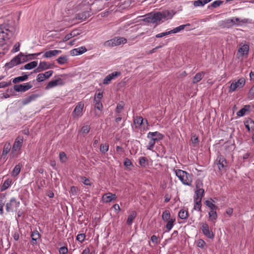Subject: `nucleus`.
Instances as JSON below:
<instances>
[{"mask_svg": "<svg viewBox=\"0 0 254 254\" xmlns=\"http://www.w3.org/2000/svg\"><path fill=\"white\" fill-rule=\"evenodd\" d=\"M174 14L168 10L150 13L144 19V21L147 23L158 24L161 21H164L172 18Z\"/></svg>", "mask_w": 254, "mask_h": 254, "instance_id": "f257e3e1", "label": "nucleus"}, {"mask_svg": "<svg viewBox=\"0 0 254 254\" xmlns=\"http://www.w3.org/2000/svg\"><path fill=\"white\" fill-rule=\"evenodd\" d=\"M26 61V60L24 58V55L21 53L14 57L9 62L6 63L5 66L9 69Z\"/></svg>", "mask_w": 254, "mask_h": 254, "instance_id": "f03ea898", "label": "nucleus"}, {"mask_svg": "<svg viewBox=\"0 0 254 254\" xmlns=\"http://www.w3.org/2000/svg\"><path fill=\"white\" fill-rule=\"evenodd\" d=\"M20 205V202L17 201L16 199L12 197L9 202L5 204V209L7 212H12L16 211L17 208Z\"/></svg>", "mask_w": 254, "mask_h": 254, "instance_id": "7ed1b4c3", "label": "nucleus"}, {"mask_svg": "<svg viewBox=\"0 0 254 254\" xmlns=\"http://www.w3.org/2000/svg\"><path fill=\"white\" fill-rule=\"evenodd\" d=\"M7 31L10 33L11 35L13 34L14 32L12 29H9L7 26L5 25H0V42L9 38Z\"/></svg>", "mask_w": 254, "mask_h": 254, "instance_id": "20e7f679", "label": "nucleus"}, {"mask_svg": "<svg viewBox=\"0 0 254 254\" xmlns=\"http://www.w3.org/2000/svg\"><path fill=\"white\" fill-rule=\"evenodd\" d=\"M245 83V79L244 78H241L235 82H232L229 87L230 92L234 91L237 88H242Z\"/></svg>", "mask_w": 254, "mask_h": 254, "instance_id": "39448f33", "label": "nucleus"}, {"mask_svg": "<svg viewBox=\"0 0 254 254\" xmlns=\"http://www.w3.org/2000/svg\"><path fill=\"white\" fill-rule=\"evenodd\" d=\"M32 87L30 82H27L21 84H17L14 86V89L17 92H24Z\"/></svg>", "mask_w": 254, "mask_h": 254, "instance_id": "423d86ee", "label": "nucleus"}, {"mask_svg": "<svg viewBox=\"0 0 254 254\" xmlns=\"http://www.w3.org/2000/svg\"><path fill=\"white\" fill-rule=\"evenodd\" d=\"M64 84V82L63 81V79L61 78H58L56 79L52 80L50 81L45 87V89L49 90L58 85H63Z\"/></svg>", "mask_w": 254, "mask_h": 254, "instance_id": "0eeeda50", "label": "nucleus"}, {"mask_svg": "<svg viewBox=\"0 0 254 254\" xmlns=\"http://www.w3.org/2000/svg\"><path fill=\"white\" fill-rule=\"evenodd\" d=\"M147 137L148 138H152V140L156 142L162 140L164 137V135L158 131H155L149 132L147 134Z\"/></svg>", "mask_w": 254, "mask_h": 254, "instance_id": "6e6552de", "label": "nucleus"}, {"mask_svg": "<svg viewBox=\"0 0 254 254\" xmlns=\"http://www.w3.org/2000/svg\"><path fill=\"white\" fill-rule=\"evenodd\" d=\"M23 138L22 136H18L17 138L15 139V142L13 145L12 148V152L16 151L17 150H19L22 146V144L23 143Z\"/></svg>", "mask_w": 254, "mask_h": 254, "instance_id": "1a4fd4ad", "label": "nucleus"}, {"mask_svg": "<svg viewBox=\"0 0 254 254\" xmlns=\"http://www.w3.org/2000/svg\"><path fill=\"white\" fill-rule=\"evenodd\" d=\"M218 168L220 170L227 167V160L222 155H219L216 159Z\"/></svg>", "mask_w": 254, "mask_h": 254, "instance_id": "9d476101", "label": "nucleus"}, {"mask_svg": "<svg viewBox=\"0 0 254 254\" xmlns=\"http://www.w3.org/2000/svg\"><path fill=\"white\" fill-rule=\"evenodd\" d=\"M40 96L39 94H31L22 100V104L23 105H26L29 104L30 102L35 101L37 98Z\"/></svg>", "mask_w": 254, "mask_h": 254, "instance_id": "9b49d317", "label": "nucleus"}, {"mask_svg": "<svg viewBox=\"0 0 254 254\" xmlns=\"http://www.w3.org/2000/svg\"><path fill=\"white\" fill-rule=\"evenodd\" d=\"M83 106L84 105L81 102L78 103L72 113V115L74 117L81 116Z\"/></svg>", "mask_w": 254, "mask_h": 254, "instance_id": "f8f14e48", "label": "nucleus"}, {"mask_svg": "<svg viewBox=\"0 0 254 254\" xmlns=\"http://www.w3.org/2000/svg\"><path fill=\"white\" fill-rule=\"evenodd\" d=\"M202 231L204 235L208 238H213L214 234L213 232L209 230L208 225L206 223H203L201 227Z\"/></svg>", "mask_w": 254, "mask_h": 254, "instance_id": "ddd939ff", "label": "nucleus"}, {"mask_svg": "<svg viewBox=\"0 0 254 254\" xmlns=\"http://www.w3.org/2000/svg\"><path fill=\"white\" fill-rule=\"evenodd\" d=\"M31 237V244L32 245H36L38 243V241L40 240L41 235L38 231L35 230L32 232Z\"/></svg>", "mask_w": 254, "mask_h": 254, "instance_id": "4468645a", "label": "nucleus"}, {"mask_svg": "<svg viewBox=\"0 0 254 254\" xmlns=\"http://www.w3.org/2000/svg\"><path fill=\"white\" fill-rule=\"evenodd\" d=\"M117 198L115 194L111 192L104 194L102 196V200L104 202L108 203L113 200H115Z\"/></svg>", "mask_w": 254, "mask_h": 254, "instance_id": "2eb2a0df", "label": "nucleus"}, {"mask_svg": "<svg viewBox=\"0 0 254 254\" xmlns=\"http://www.w3.org/2000/svg\"><path fill=\"white\" fill-rule=\"evenodd\" d=\"M190 26V23H187L186 24L180 25V26L177 27L175 28L174 29L170 30L171 33L173 34V33H177L180 32V31L184 30L185 28H187L186 29L187 30H190V28H189V27Z\"/></svg>", "mask_w": 254, "mask_h": 254, "instance_id": "dca6fc26", "label": "nucleus"}, {"mask_svg": "<svg viewBox=\"0 0 254 254\" xmlns=\"http://www.w3.org/2000/svg\"><path fill=\"white\" fill-rule=\"evenodd\" d=\"M192 175L186 172V175H183V184L186 186H190L192 181Z\"/></svg>", "mask_w": 254, "mask_h": 254, "instance_id": "f3484780", "label": "nucleus"}, {"mask_svg": "<svg viewBox=\"0 0 254 254\" xmlns=\"http://www.w3.org/2000/svg\"><path fill=\"white\" fill-rule=\"evenodd\" d=\"M87 51L85 47H80L78 48L74 49L70 51V54L72 56H77L85 53Z\"/></svg>", "mask_w": 254, "mask_h": 254, "instance_id": "a211bd4d", "label": "nucleus"}, {"mask_svg": "<svg viewBox=\"0 0 254 254\" xmlns=\"http://www.w3.org/2000/svg\"><path fill=\"white\" fill-rule=\"evenodd\" d=\"M11 149V144L10 143H6L3 148L1 158L6 160V155L9 153Z\"/></svg>", "mask_w": 254, "mask_h": 254, "instance_id": "6ab92c4d", "label": "nucleus"}, {"mask_svg": "<svg viewBox=\"0 0 254 254\" xmlns=\"http://www.w3.org/2000/svg\"><path fill=\"white\" fill-rule=\"evenodd\" d=\"M62 53V51L58 50H54L47 51L43 55L44 58H50Z\"/></svg>", "mask_w": 254, "mask_h": 254, "instance_id": "aec40b11", "label": "nucleus"}, {"mask_svg": "<svg viewBox=\"0 0 254 254\" xmlns=\"http://www.w3.org/2000/svg\"><path fill=\"white\" fill-rule=\"evenodd\" d=\"M249 45L244 44L238 50V53H240L242 56L248 55L249 52Z\"/></svg>", "mask_w": 254, "mask_h": 254, "instance_id": "412c9836", "label": "nucleus"}, {"mask_svg": "<svg viewBox=\"0 0 254 254\" xmlns=\"http://www.w3.org/2000/svg\"><path fill=\"white\" fill-rule=\"evenodd\" d=\"M251 106L246 105L237 113V115L239 117H243L245 116L247 112L250 111Z\"/></svg>", "mask_w": 254, "mask_h": 254, "instance_id": "4be33fe9", "label": "nucleus"}, {"mask_svg": "<svg viewBox=\"0 0 254 254\" xmlns=\"http://www.w3.org/2000/svg\"><path fill=\"white\" fill-rule=\"evenodd\" d=\"M90 15V13L88 11H84L77 14L75 17L76 19L85 20L88 18Z\"/></svg>", "mask_w": 254, "mask_h": 254, "instance_id": "5701e85b", "label": "nucleus"}, {"mask_svg": "<svg viewBox=\"0 0 254 254\" xmlns=\"http://www.w3.org/2000/svg\"><path fill=\"white\" fill-rule=\"evenodd\" d=\"M204 75L205 72L203 71L197 73L192 79V83L195 84L198 82L202 79Z\"/></svg>", "mask_w": 254, "mask_h": 254, "instance_id": "b1692460", "label": "nucleus"}, {"mask_svg": "<svg viewBox=\"0 0 254 254\" xmlns=\"http://www.w3.org/2000/svg\"><path fill=\"white\" fill-rule=\"evenodd\" d=\"M204 194V189L196 190L195 191V196H194V199L195 200H202Z\"/></svg>", "mask_w": 254, "mask_h": 254, "instance_id": "393cba45", "label": "nucleus"}, {"mask_svg": "<svg viewBox=\"0 0 254 254\" xmlns=\"http://www.w3.org/2000/svg\"><path fill=\"white\" fill-rule=\"evenodd\" d=\"M143 119L141 116L136 117L134 119L133 124L135 125V128H139L141 127L143 123Z\"/></svg>", "mask_w": 254, "mask_h": 254, "instance_id": "a878e982", "label": "nucleus"}, {"mask_svg": "<svg viewBox=\"0 0 254 254\" xmlns=\"http://www.w3.org/2000/svg\"><path fill=\"white\" fill-rule=\"evenodd\" d=\"M222 22L223 26L227 28H230L235 25V23L233 20V18L225 19L222 21Z\"/></svg>", "mask_w": 254, "mask_h": 254, "instance_id": "bb28decb", "label": "nucleus"}, {"mask_svg": "<svg viewBox=\"0 0 254 254\" xmlns=\"http://www.w3.org/2000/svg\"><path fill=\"white\" fill-rule=\"evenodd\" d=\"M115 46L121 45V44L126 43L127 40L124 37H115L114 38Z\"/></svg>", "mask_w": 254, "mask_h": 254, "instance_id": "cd10ccee", "label": "nucleus"}, {"mask_svg": "<svg viewBox=\"0 0 254 254\" xmlns=\"http://www.w3.org/2000/svg\"><path fill=\"white\" fill-rule=\"evenodd\" d=\"M246 127L250 131L251 129H254V121L251 119L248 120L245 123Z\"/></svg>", "mask_w": 254, "mask_h": 254, "instance_id": "c85d7f7f", "label": "nucleus"}, {"mask_svg": "<svg viewBox=\"0 0 254 254\" xmlns=\"http://www.w3.org/2000/svg\"><path fill=\"white\" fill-rule=\"evenodd\" d=\"M214 200L210 198V200H207L205 201L206 205L210 208L211 210H216L217 209V206L213 204Z\"/></svg>", "mask_w": 254, "mask_h": 254, "instance_id": "c756f323", "label": "nucleus"}, {"mask_svg": "<svg viewBox=\"0 0 254 254\" xmlns=\"http://www.w3.org/2000/svg\"><path fill=\"white\" fill-rule=\"evenodd\" d=\"M12 183V180L11 179H7L6 180L3 185L0 187L1 191H3L6 190L8 187L11 185Z\"/></svg>", "mask_w": 254, "mask_h": 254, "instance_id": "7c9ffc66", "label": "nucleus"}, {"mask_svg": "<svg viewBox=\"0 0 254 254\" xmlns=\"http://www.w3.org/2000/svg\"><path fill=\"white\" fill-rule=\"evenodd\" d=\"M28 78V76L26 74H24V75L18 76L14 78L12 80V82L13 83H16L24 81L26 80Z\"/></svg>", "mask_w": 254, "mask_h": 254, "instance_id": "2f4dec72", "label": "nucleus"}, {"mask_svg": "<svg viewBox=\"0 0 254 254\" xmlns=\"http://www.w3.org/2000/svg\"><path fill=\"white\" fill-rule=\"evenodd\" d=\"M176 175L179 179V180L181 181V182L183 184V182L184 180L183 179V175H186V171H183L182 170L178 169L175 171Z\"/></svg>", "mask_w": 254, "mask_h": 254, "instance_id": "473e14b6", "label": "nucleus"}, {"mask_svg": "<svg viewBox=\"0 0 254 254\" xmlns=\"http://www.w3.org/2000/svg\"><path fill=\"white\" fill-rule=\"evenodd\" d=\"M38 65L37 61H33L28 64H26L24 66V68L25 69H31L36 67Z\"/></svg>", "mask_w": 254, "mask_h": 254, "instance_id": "72a5a7b5", "label": "nucleus"}, {"mask_svg": "<svg viewBox=\"0 0 254 254\" xmlns=\"http://www.w3.org/2000/svg\"><path fill=\"white\" fill-rule=\"evenodd\" d=\"M136 215V213L135 211H133L131 212L130 215L128 216L127 223V225H130L132 224L133 220L135 218Z\"/></svg>", "mask_w": 254, "mask_h": 254, "instance_id": "f704fd0d", "label": "nucleus"}, {"mask_svg": "<svg viewBox=\"0 0 254 254\" xmlns=\"http://www.w3.org/2000/svg\"><path fill=\"white\" fill-rule=\"evenodd\" d=\"M209 218L210 220L214 221L217 218V214L215 210H211L208 212Z\"/></svg>", "mask_w": 254, "mask_h": 254, "instance_id": "c9c22d12", "label": "nucleus"}, {"mask_svg": "<svg viewBox=\"0 0 254 254\" xmlns=\"http://www.w3.org/2000/svg\"><path fill=\"white\" fill-rule=\"evenodd\" d=\"M194 206L193 209L197 210L199 211H201V200H195L194 199Z\"/></svg>", "mask_w": 254, "mask_h": 254, "instance_id": "e433bc0d", "label": "nucleus"}, {"mask_svg": "<svg viewBox=\"0 0 254 254\" xmlns=\"http://www.w3.org/2000/svg\"><path fill=\"white\" fill-rule=\"evenodd\" d=\"M170 213L168 210H165L162 215V220L164 221H168L170 218Z\"/></svg>", "mask_w": 254, "mask_h": 254, "instance_id": "4c0bfd02", "label": "nucleus"}, {"mask_svg": "<svg viewBox=\"0 0 254 254\" xmlns=\"http://www.w3.org/2000/svg\"><path fill=\"white\" fill-rule=\"evenodd\" d=\"M188 212L183 209H181L178 214V216L181 219H186L188 217Z\"/></svg>", "mask_w": 254, "mask_h": 254, "instance_id": "58836bf2", "label": "nucleus"}, {"mask_svg": "<svg viewBox=\"0 0 254 254\" xmlns=\"http://www.w3.org/2000/svg\"><path fill=\"white\" fill-rule=\"evenodd\" d=\"M139 164L141 167H145L148 165L147 159L144 157H140L139 159Z\"/></svg>", "mask_w": 254, "mask_h": 254, "instance_id": "ea45409f", "label": "nucleus"}, {"mask_svg": "<svg viewBox=\"0 0 254 254\" xmlns=\"http://www.w3.org/2000/svg\"><path fill=\"white\" fill-rule=\"evenodd\" d=\"M94 102L95 103V108L97 109L100 111H102L103 109V105L101 102V101L99 100H94Z\"/></svg>", "mask_w": 254, "mask_h": 254, "instance_id": "a19ab883", "label": "nucleus"}, {"mask_svg": "<svg viewBox=\"0 0 254 254\" xmlns=\"http://www.w3.org/2000/svg\"><path fill=\"white\" fill-rule=\"evenodd\" d=\"M175 221V219L174 218V219H171L170 220H168L167 221V223L166 224V228L168 230V231H169L172 229V228L173 227V225H174L173 223Z\"/></svg>", "mask_w": 254, "mask_h": 254, "instance_id": "79ce46f5", "label": "nucleus"}, {"mask_svg": "<svg viewBox=\"0 0 254 254\" xmlns=\"http://www.w3.org/2000/svg\"><path fill=\"white\" fill-rule=\"evenodd\" d=\"M39 66L42 71L50 68V66L46 62H41Z\"/></svg>", "mask_w": 254, "mask_h": 254, "instance_id": "37998d69", "label": "nucleus"}, {"mask_svg": "<svg viewBox=\"0 0 254 254\" xmlns=\"http://www.w3.org/2000/svg\"><path fill=\"white\" fill-rule=\"evenodd\" d=\"M58 64H63L66 63L67 61V59L66 56H62L60 57L57 60Z\"/></svg>", "mask_w": 254, "mask_h": 254, "instance_id": "c03bdc74", "label": "nucleus"}, {"mask_svg": "<svg viewBox=\"0 0 254 254\" xmlns=\"http://www.w3.org/2000/svg\"><path fill=\"white\" fill-rule=\"evenodd\" d=\"M20 170H21V166L19 164L16 165L14 167V168L12 171V175L13 176L18 175L19 174Z\"/></svg>", "mask_w": 254, "mask_h": 254, "instance_id": "a18cd8bd", "label": "nucleus"}, {"mask_svg": "<svg viewBox=\"0 0 254 254\" xmlns=\"http://www.w3.org/2000/svg\"><path fill=\"white\" fill-rule=\"evenodd\" d=\"M100 151L103 153H105L107 152L109 149V145L107 143L101 144L100 145Z\"/></svg>", "mask_w": 254, "mask_h": 254, "instance_id": "49530a36", "label": "nucleus"}, {"mask_svg": "<svg viewBox=\"0 0 254 254\" xmlns=\"http://www.w3.org/2000/svg\"><path fill=\"white\" fill-rule=\"evenodd\" d=\"M104 45L105 47H114V46H115V42H114V38L106 41L104 43Z\"/></svg>", "mask_w": 254, "mask_h": 254, "instance_id": "de8ad7c7", "label": "nucleus"}, {"mask_svg": "<svg viewBox=\"0 0 254 254\" xmlns=\"http://www.w3.org/2000/svg\"><path fill=\"white\" fill-rule=\"evenodd\" d=\"M150 141L148 143V145L147 146V148L148 150H152L154 148V145L155 144V141L154 140H152V138H149Z\"/></svg>", "mask_w": 254, "mask_h": 254, "instance_id": "09e8293b", "label": "nucleus"}, {"mask_svg": "<svg viewBox=\"0 0 254 254\" xmlns=\"http://www.w3.org/2000/svg\"><path fill=\"white\" fill-rule=\"evenodd\" d=\"M203 187L202 181L199 179H198L195 182V187L196 190L202 189Z\"/></svg>", "mask_w": 254, "mask_h": 254, "instance_id": "8fccbe9b", "label": "nucleus"}, {"mask_svg": "<svg viewBox=\"0 0 254 254\" xmlns=\"http://www.w3.org/2000/svg\"><path fill=\"white\" fill-rule=\"evenodd\" d=\"M5 195H3L2 197H1L0 199V214H2L3 213V207L4 206V198Z\"/></svg>", "mask_w": 254, "mask_h": 254, "instance_id": "3c124183", "label": "nucleus"}, {"mask_svg": "<svg viewBox=\"0 0 254 254\" xmlns=\"http://www.w3.org/2000/svg\"><path fill=\"white\" fill-rule=\"evenodd\" d=\"M223 3L222 0H218L213 1L211 3V6L214 8H216L217 7L219 6L221 4Z\"/></svg>", "mask_w": 254, "mask_h": 254, "instance_id": "603ef678", "label": "nucleus"}, {"mask_svg": "<svg viewBox=\"0 0 254 254\" xmlns=\"http://www.w3.org/2000/svg\"><path fill=\"white\" fill-rule=\"evenodd\" d=\"M112 80V78L109 74L107 76H106L105 77V78L104 79L103 83L105 85L109 84L111 82Z\"/></svg>", "mask_w": 254, "mask_h": 254, "instance_id": "864d4df0", "label": "nucleus"}, {"mask_svg": "<svg viewBox=\"0 0 254 254\" xmlns=\"http://www.w3.org/2000/svg\"><path fill=\"white\" fill-rule=\"evenodd\" d=\"M85 238V235L84 234H79L76 237V240L82 243L84 241Z\"/></svg>", "mask_w": 254, "mask_h": 254, "instance_id": "5fc2aeb1", "label": "nucleus"}, {"mask_svg": "<svg viewBox=\"0 0 254 254\" xmlns=\"http://www.w3.org/2000/svg\"><path fill=\"white\" fill-rule=\"evenodd\" d=\"M59 157L60 160L62 162H65L66 160V156L64 152H61L60 153Z\"/></svg>", "mask_w": 254, "mask_h": 254, "instance_id": "6e6d98bb", "label": "nucleus"}, {"mask_svg": "<svg viewBox=\"0 0 254 254\" xmlns=\"http://www.w3.org/2000/svg\"><path fill=\"white\" fill-rule=\"evenodd\" d=\"M248 98L250 99L254 98V85L252 86L249 92Z\"/></svg>", "mask_w": 254, "mask_h": 254, "instance_id": "4d7b16f0", "label": "nucleus"}, {"mask_svg": "<svg viewBox=\"0 0 254 254\" xmlns=\"http://www.w3.org/2000/svg\"><path fill=\"white\" fill-rule=\"evenodd\" d=\"M90 129V127L89 126L86 125L82 127L81 128V131L85 134H87L89 132V130Z\"/></svg>", "mask_w": 254, "mask_h": 254, "instance_id": "13d9d810", "label": "nucleus"}, {"mask_svg": "<svg viewBox=\"0 0 254 254\" xmlns=\"http://www.w3.org/2000/svg\"><path fill=\"white\" fill-rule=\"evenodd\" d=\"M11 84V81H9L8 82L2 81L0 82V88H5L6 87L8 86L9 85Z\"/></svg>", "mask_w": 254, "mask_h": 254, "instance_id": "bf43d9fd", "label": "nucleus"}, {"mask_svg": "<svg viewBox=\"0 0 254 254\" xmlns=\"http://www.w3.org/2000/svg\"><path fill=\"white\" fill-rule=\"evenodd\" d=\"M45 79H46V78H45L44 76H43V73H39L38 74L36 80L38 82L43 81Z\"/></svg>", "mask_w": 254, "mask_h": 254, "instance_id": "052dcab7", "label": "nucleus"}, {"mask_svg": "<svg viewBox=\"0 0 254 254\" xmlns=\"http://www.w3.org/2000/svg\"><path fill=\"white\" fill-rule=\"evenodd\" d=\"M124 164L126 167H128L132 165L131 160L127 158L125 159Z\"/></svg>", "mask_w": 254, "mask_h": 254, "instance_id": "680f3d73", "label": "nucleus"}, {"mask_svg": "<svg viewBox=\"0 0 254 254\" xmlns=\"http://www.w3.org/2000/svg\"><path fill=\"white\" fill-rule=\"evenodd\" d=\"M53 73V70H49L47 72H45L44 73H43V76H44L45 78L46 79L49 78L50 77H51Z\"/></svg>", "mask_w": 254, "mask_h": 254, "instance_id": "e2e57ef3", "label": "nucleus"}, {"mask_svg": "<svg viewBox=\"0 0 254 254\" xmlns=\"http://www.w3.org/2000/svg\"><path fill=\"white\" fill-rule=\"evenodd\" d=\"M171 34V31H168V32H163V33H159V34H157L156 35V38H161V37H162L163 36H167L169 34Z\"/></svg>", "mask_w": 254, "mask_h": 254, "instance_id": "0e129e2a", "label": "nucleus"}, {"mask_svg": "<svg viewBox=\"0 0 254 254\" xmlns=\"http://www.w3.org/2000/svg\"><path fill=\"white\" fill-rule=\"evenodd\" d=\"M233 20L235 23V25H238L240 22L245 23L246 22V19L240 20V19L238 17H233Z\"/></svg>", "mask_w": 254, "mask_h": 254, "instance_id": "69168bd1", "label": "nucleus"}, {"mask_svg": "<svg viewBox=\"0 0 254 254\" xmlns=\"http://www.w3.org/2000/svg\"><path fill=\"white\" fill-rule=\"evenodd\" d=\"M68 252L67 248L65 247H62L59 249V253L60 254H66Z\"/></svg>", "mask_w": 254, "mask_h": 254, "instance_id": "338daca9", "label": "nucleus"}, {"mask_svg": "<svg viewBox=\"0 0 254 254\" xmlns=\"http://www.w3.org/2000/svg\"><path fill=\"white\" fill-rule=\"evenodd\" d=\"M103 98V92L96 93L94 96V100H101Z\"/></svg>", "mask_w": 254, "mask_h": 254, "instance_id": "774afa93", "label": "nucleus"}]
</instances>
